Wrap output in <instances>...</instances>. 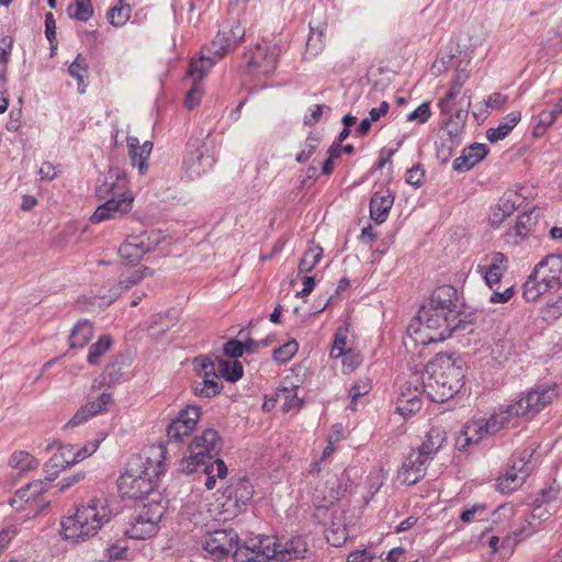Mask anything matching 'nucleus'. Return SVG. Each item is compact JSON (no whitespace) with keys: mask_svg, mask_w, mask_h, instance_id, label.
<instances>
[{"mask_svg":"<svg viewBox=\"0 0 562 562\" xmlns=\"http://www.w3.org/2000/svg\"><path fill=\"white\" fill-rule=\"evenodd\" d=\"M245 29L237 21L226 22L221 25L213 41L204 47L216 58H223L231 49L235 48L244 40Z\"/></svg>","mask_w":562,"mask_h":562,"instance_id":"2eb2a0df","label":"nucleus"},{"mask_svg":"<svg viewBox=\"0 0 562 562\" xmlns=\"http://www.w3.org/2000/svg\"><path fill=\"white\" fill-rule=\"evenodd\" d=\"M75 446L66 445L60 447L59 452L55 453L49 461L46 463L47 468L53 469H66L67 467L72 465L74 463H67L71 457H75Z\"/></svg>","mask_w":562,"mask_h":562,"instance_id":"c03bdc74","label":"nucleus"},{"mask_svg":"<svg viewBox=\"0 0 562 562\" xmlns=\"http://www.w3.org/2000/svg\"><path fill=\"white\" fill-rule=\"evenodd\" d=\"M319 143H321V138L318 136L310 133L303 144V149L296 154L295 160L299 164L306 162L312 157V155L315 153Z\"/></svg>","mask_w":562,"mask_h":562,"instance_id":"603ef678","label":"nucleus"},{"mask_svg":"<svg viewBox=\"0 0 562 562\" xmlns=\"http://www.w3.org/2000/svg\"><path fill=\"white\" fill-rule=\"evenodd\" d=\"M238 543V535L232 528L210 531L202 539L203 550L211 559L216 561L227 558L231 553L234 554Z\"/></svg>","mask_w":562,"mask_h":562,"instance_id":"f8f14e48","label":"nucleus"},{"mask_svg":"<svg viewBox=\"0 0 562 562\" xmlns=\"http://www.w3.org/2000/svg\"><path fill=\"white\" fill-rule=\"evenodd\" d=\"M323 257V248L319 246L310 247L300 260L299 271L301 273L311 272L314 267L318 263V261Z\"/></svg>","mask_w":562,"mask_h":562,"instance_id":"37998d69","label":"nucleus"},{"mask_svg":"<svg viewBox=\"0 0 562 562\" xmlns=\"http://www.w3.org/2000/svg\"><path fill=\"white\" fill-rule=\"evenodd\" d=\"M217 359L216 357L212 360L209 356H199L194 359V363L198 366V373L202 378H220L217 371Z\"/></svg>","mask_w":562,"mask_h":562,"instance_id":"49530a36","label":"nucleus"},{"mask_svg":"<svg viewBox=\"0 0 562 562\" xmlns=\"http://www.w3.org/2000/svg\"><path fill=\"white\" fill-rule=\"evenodd\" d=\"M99 447V443L97 440L91 441L87 445H85L81 448H77L75 446V457H71L70 460L67 463H78L82 460H85L87 457L93 454Z\"/></svg>","mask_w":562,"mask_h":562,"instance_id":"e2e57ef3","label":"nucleus"},{"mask_svg":"<svg viewBox=\"0 0 562 562\" xmlns=\"http://www.w3.org/2000/svg\"><path fill=\"white\" fill-rule=\"evenodd\" d=\"M201 409L198 406H187L179 412L178 417L172 420L167 429L169 439L181 441L183 437L189 436L200 418Z\"/></svg>","mask_w":562,"mask_h":562,"instance_id":"6ab92c4d","label":"nucleus"},{"mask_svg":"<svg viewBox=\"0 0 562 562\" xmlns=\"http://www.w3.org/2000/svg\"><path fill=\"white\" fill-rule=\"evenodd\" d=\"M222 439L214 429H206L196 436L189 446L190 456L182 462L187 471H198L200 464L215 458L222 449Z\"/></svg>","mask_w":562,"mask_h":562,"instance_id":"1a4fd4ad","label":"nucleus"},{"mask_svg":"<svg viewBox=\"0 0 562 562\" xmlns=\"http://www.w3.org/2000/svg\"><path fill=\"white\" fill-rule=\"evenodd\" d=\"M202 94H203L202 87L199 85V82H193V86L188 91L187 97H186V101H184L186 106L189 110H193L199 104Z\"/></svg>","mask_w":562,"mask_h":562,"instance_id":"338daca9","label":"nucleus"},{"mask_svg":"<svg viewBox=\"0 0 562 562\" xmlns=\"http://www.w3.org/2000/svg\"><path fill=\"white\" fill-rule=\"evenodd\" d=\"M234 495L236 503L246 504L252 498L254 490L250 482L246 479L238 480L236 485L233 487V492L229 493L232 497Z\"/></svg>","mask_w":562,"mask_h":562,"instance_id":"8fccbe9b","label":"nucleus"},{"mask_svg":"<svg viewBox=\"0 0 562 562\" xmlns=\"http://www.w3.org/2000/svg\"><path fill=\"white\" fill-rule=\"evenodd\" d=\"M306 551V543L302 538H294L286 542L283 547L278 543V555L280 561L299 559Z\"/></svg>","mask_w":562,"mask_h":562,"instance_id":"473e14b6","label":"nucleus"},{"mask_svg":"<svg viewBox=\"0 0 562 562\" xmlns=\"http://www.w3.org/2000/svg\"><path fill=\"white\" fill-rule=\"evenodd\" d=\"M431 460L418 450H413L398 470V479L402 483L413 485L424 477L428 463Z\"/></svg>","mask_w":562,"mask_h":562,"instance_id":"aec40b11","label":"nucleus"},{"mask_svg":"<svg viewBox=\"0 0 562 562\" xmlns=\"http://www.w3.org/2000/svg\"><path fill=\"white\" fill-rule=\"evenodd\" d=\"M468 324L471 322L462 318H412L407 325V338L415 345L426 346L443 341Z\"/></svg>","mask_w":562,"mask_h":562,"instance_id":"20e7f679","label":"nucleus"},{"mask_svg":"<svg viewBox=\"0 0 562 562\" xmlns=\"http://www.w3.org/2000/svg\"><path fill=\"white\" fill-rule=\"evenodd\" d=\"M525 480L522 476H519L517 472H515L513 469L506 471L505 474L501 475L496 480V488L504 493H510L515 490H517L519 486L522 485Z\"/></svg>","mask_w":562,"mask_h":562,"instance_id":"58836bf2","label":"nucleus"},{"mask_svg":"<svg viewBox=\"0 0 562 562\" xmlns=\"http://www.w3.org/2000/svg\"><path fill=\"white\" fill-rule=\"evenodd\" d=\"M217 371L220 378H224L228 382L238 381L244 373L243 366L238 360L217 359Z\"/></svg>","mask_w":562,"mask_h":562,"instance_id":"72a5a7b5","label":"nucleus"},{"mask_svg":"<svg viewBox=\"0 0 562 562\" xmlns=\"http://www.w3.org/2000/svg\"><path fill=\"white\" fill-rule=\"evenodd\" d=\"M472 316L474 311L467 306L458 290L449 284L436 288L419 306L416 316Z\"/></svg>","mask_w":562,"mask_h":562,"instance_id":"39448f33","label":"nucleus"},{"mask_svg":"<svg viewBox=\"0 0 562 562\" xmlns=\"http://www.w3.org/2000/svg\"><path fill=\"white\" fill-rule=\"evenodd\" d=\"M350 285V281L348 278H342L339 280L336 289L334 290V293L321 296L317 302L316 311L312 313V315H316L323 311H325L326 307L334 305L338 302L339 296L342 292L347 291V289Z\"/></svg>","mask_w":562,"mask_h":562,"instance_id":"4c0bfd02","label":"nucleus"},{"mask_svg":"<svg viewBox=\"0 0 562 562\" xmlns=\"http://www.w3.org/2000/svg\"><path fill=\"white\" fill-rule=\"evenodd\" d=\"M145 235H147V233H145L140 237H130L119 248V254L121 258L124 259L127 263L134 265L142 259V257L150 250V245L145 244L144 241ZM159 235V233L150 232L148 234V240L151 244L158 245L160 243Z\"/></svg>","mask_w":562,"mask_h":562,"instance_id":"412c9836","label":"nucleus"},{"mask_svg":"<svg viewBox=\"0 0 562 562\" xmlns=\"http://www.w3.org/2000/svg\"><path fill=\"white\" fill-rule=\"evenodd\" d=\"M278 555V542L271 537L250 538L238 543L234 551L235 562H269Z\"/></svg>","mask_w":562,"mask_h":562,"instance_id":"9d476101","label":"nucleus"},{"mask_svg":"<svg viewBox=\"0 0 562 562\" xmlns=\"http://www.w3.org/2000/svg\"><path fill=\"white\" fill-rule=\"evenodd\" d=\"M424 393L420 376L414 374L409 381L401 386L397 412L403 416L418 412L422 407L420 395Z\"/></svg>","mask_w":562,"mask_h":562,"instance_id":"dca6fc26","label":"nucleus"},{"mask_svg":"<svg viewBox=\"0 0 562 562\" xmlns=\"http://www.w3.org/2000/svg\"><path fill=\"white\" fill-rule=\"evenodd\" d=\"M535 277L550 290L562 285V255H548L533 269Z\"/></svg>","mask_w":562,"mask_h":562,"instance_id":"f3484780","label":"nucleus"},{"mask_svg":"<svg viewBox=\"0 0 562 562\" xmlns=\"http://www.w3.org/2000/svg\"><path fill=\"white\" fill-rule=\"evenodd\" d=\"M166 448L164 445L147 447L130 459L125 472L117 480L121 494L133 499L154 502L157 479L165 472Z\"/></svg>","mask_w":562,"mask_h":562,"instance_id":"f257e3e1","label":"nucleus"},{"mask_svg":"<svg viewBox=\"0 0 562 562\" xmlns=\"http://www.w3.org/2000/svg\"><path fill=\"white\" fill-rule=\"evenodd\" d=\"M515 415H509L506 409H501L498 413L493 414L490 418H484L485 432L487 435H495L501 431Z\"/></svg>","mask_w":562,"mask_h":562,"instance_id":"79ce46f5","label":"nucleus"},{"mask_svg":"<svg viewBox=\"0 0 562 562\" xmlns=\"http://www.w3.org/2000/svg\"><path fill=\"white\" fill-rule=\"evenodd\" d=\"M93 336V325L88 319L79 321L69 335L70 347L81 348L86 346Z\"/></svg>","mask_w":562,"mask_h":562,"instance_id":"c756f323","label":"nucleus"},{"mask_svg":"<svg viewBox=\"0 0 562 562\" xmlns=\"http://www.w3.org/2000/svg\"><path fill=\"white\" fill-rule=\"evenodd\" d=\"M218 60L220 58L203 49L201 56L198 59H192L189 65L188 74L190 78L193 82L201 81Z\"/></svg>","mask_w":562,"mask_h":562,"instance_id":"c85d7f7f","label":"nucleus"},{"mask_svg":"<svg viewBox=\"0 0 562 562\" xmlns=\"http://www.w3.org/2000/svg\"><path fill=\"white\" fill-rule=\"evenodd\" d=\"M299 345L295 340L284 342L273 351V359L277 362H288L297 352Z\"/></svg>","mask_w":562,"mask_h":562,"instance_id":"5fc2aeb1","label":"nucleus"},{"mask_svg":"<svg viewBox=\"0 0 562 562\" xmlns=\"http://www.w3.org/2000/svg\"><path fill=\"white\" fill-rule=\"evenodd\" d=\"M112 339L110 336H101L97 342L91 345L88 353V362L97 364L100 357H102L111 347Z\"/></svg>","mask_w":562,"mask_h":562,"instance_id":"de8ad7c7","label":"nucleus"},{"mask_svg":"<svg viewBox=\"0 0 562 562\" xmlns=\"http://www.w3.org/2000/svg\"><path fill=\"white\" fill-rule=\"evenodd\" d=\"M424 177L425 171L422 165L417 164L407 170L405 180L408 184H412L415 188H419L423 184Z\"/></svg>","mask_w":562,"mask_h":562,"instance_id":"69168bd1","label":"nucleus"},{"mask_svg":"<svg viewBox=\"0 0 562 562\" xmlns=\"http://www.w3.org/2000/svg\"><path fill=\"white\" fill-rule=\"evenodd\" d=\"M463 82L464 79H461V77L458 76L446 95L438 101V106L442 114L448 115L453 111L454 100L460 94Z\"/></svg>","mask_w":562,"mask_h":562,"instance_id":"e433bc0d","label":"nucleus"},{"mask_svg":"<svg viewBox=\"0 0 562 562\" xmlns=\"http://www.w3.org/2000/svg\"><path fill=\"white\" fill-rule=\"evenodd\" d=\"M154 499V502L142 503L131 517L130 527L125 531L130 538L145 540L157 533L165 514V506L161 504V494H155Z\"/></svg>","mask_w":562,"mask_h":562,"instance_id":"423d86ee","label":"nucleus"},{"mask_svg":"<svg viewBox=\"0 0 562 562\" xmlns=\"http://www.w3.org/2000/svg\"><path fill=\"white\" fill-rule=\"evenodd\" d=\"M9 464L21 472L30 471L38 465V461L26 451H15L11 454Z\"/></svg>","mask_w":562,"mask_h":562,"instance_id":"a19ab883","label":"nucleus"},{"mask_svg":"<svg viewBox=\"0 0 562 562\" xmlns=\"http://www.w3.org/2000/svg\"><path fill=\"white\" fill-rule=\"evenodd\" d=\"M214 157L209 154L200 138L189 139L183 158V169L189 179L193 180L205 173L214 164Z\"/></svg>","mask_w":562,"mask_h":562,"instance_id":"ddd939ff","label":"nucleus"},{"mask_svg":"<svg viewBox=\"0 0 562 562\" xmlns=\"http://www.w3.org/2000/svg\"><path fill=\"white\" fill-rule=\"evenodd\" d=\"M447 441V432L441 426H431L426 435V439L418 447V451L424 456L429 457L430 460L441 449L442 445Z\"/></svg>","mask_w":562,"mask_h":562,"instance_id":"bb28decb","label":"nucleus"},{"mask_svg":"<svg viewBox=\"0 0 562 562\" xmlns=\"http://www.w3.org/2000/svg\"><path fill=\"white\" fill-rule=\"evenodd\" d=\"M67 14L70 19L86 22L93 15V7L91 1L75 0L67 7Z\"/></svg>","mask_w":562,"mask_h":562,"instance_id":"c9c22d12","label":"nucleus"},{"mask_svg":"<svg viewBox=\"0 0 562 562\" xmlns=\"http://www.w3.org/2000/svg\"><path fill=\"white\" fill-rule=\"evenodd\" d=\"M550 291L548 286H544L542 282L538 278L535 277V272L528 277L526 282L522 285V296L526 301L532 302L536 301L541 294Z\"/></svg>","mask_w":562,"mask_h":562,"instance_id":"ea45409f","label":"nucleus"},{"mask_svg":"<svg viewBox=\"0 0 562 562\" xmlns=\"http://www.w3.org/2000/svg\"><path fill=\"white\" fill-rule=\"evenodd\" d=\"M431 116L430 105L428 102H424L418 105L412 113L407 115V121H416L419 124L426 123Z\"/></svg>","mask_w":562,"mask_h":562,"instance_id":"0e129e2a","label":"nucleus"},{"mask_svg":"<svg viewBox=\"0 0 562 562\" xmlns=\"http://www.w3.org/2000/svg\"><path fill=\"white\" fill-rule=\"evenodd\" d=\"M371 386L369 384L368 381H360V382H357L355 383L350 391H349V395L351 397V409L355 411L356 407H355V404H356V401L357 398L361 397L362 395H366L369 393Z\"/></svg>","mask_w":562,"mask_h":562,"instance_id":"774afa93","label":"nucleus"},{"mask_svg":"<svg viewBox=\"0 0 562 562\" xmlns=\"http://www.w3.org/2000/svg\"><path fill=\"white\" fill-rule=\"evenodd\" d=\"M131 16V7L128 4L126 5H123L121 4L120 7H113L111 8L108 13H106V18L109 20V22L113 25V26H123L130 19Z\"/></svg>","mask_w":562,"mask_h":562,"instance_id":"3c124183","label":"nucleus"},{"mask_svg":"<svg viewBox=\"0 0 562 562\" xmlns=\"http://www.w3.org/2000/svg\"><path fill=\"white\" fill-rule=\"evenodd\" d=\"M128 154L131 157L132 166L138 169L139 175H145L148 170V158L153 150V143L146 140L143 145H139L137 137H127Z\"/></svg>","mask_w":562,"mask_h":562,"instance_id":"393cba45","label":"nucleus"},{"mask_svg":"<svg viewBox=\"0 0 562 562\" xmlns=\"http://www.w3.org/2000/svg\"><path fill=\"white\" fill-rule=\"evenodd\" d=\"M521 113L519 111H513L508 113L496 127H491L486 132V137L491 143H496L504 139L514 127L519 123Z\"/></svg>","mask_w":562,"mask_h":562,"instance_id":"cd10ccee","label":"nucleus"},{"mask_svg":"<svg viewBox=\"0 0 562 562\" xmlns=\"http://www.w3.org/2000/svg\"><path fill=\"white\" fill-rule=\"evenodd\" d=\"M47 484L48 483L38 480L27 484L23 488L18 490L14 494V497L11 499V505L14 506V504H16L19 501L26 503L34 501L45 491Z\"/></svg>","mask_w":562,"mask_h":562,"instance_id":"f704fd0d","label":"nucleus"},{"mask_svg":"<svg viewBox=\"0 0 562 562\" xmlns=\"http://www.w3.org/2000/svg\"><path fill=\"white\" fill-rule=\"evenodd\" d=\"M326 540L333 547H341L348 539L347 527L342 521V516H335L329 528L325 532Z\"/></svg>","mask_w":562,"mask_h":562,"instance_id":"2f4dec72","label":"nucleus"},{"mask_svg":"<svg viewBox=\"0 0 562 562\" xmlns=\"http://www.w3.org/2000/svg\"><path fill=\"white\" fill-rule=\"evenodd\" d=\"M248 348L249 347L247 344H243L239 340L231 339L224 345L223 351L225 356L234 358V360H237V358L241 357L244 355V351Z\"/></svg>","mask_w":562,"mask_h":562,"instance_id":"680f3d73","label":"nucleus"},{"mask_svg":"<svg viewBox=\"0 0 562 562\" xmlns=\"http://www.w3.org/2000/svg\"><path fill=\"white\" fill-rule=\"evenodd\" d=\"M425 372L441 379L447 385L451 384L456 389H461L464 380V370L457 359L448 355H437L428 361Z\"/></svg>","mask_w":562,"mask_h":562,"instance_id":"4468645a","label":"nucleus"},{"mask_svg":"<svg viewBox=\"0 0 562 562\" xmlns=\"http://www.w3.org/2000/svg\"><path fill=\"white\" fill-rule=\"evenodd\" d=\"M12 44L13 40L9 36H3L0 40V64L3 66L1 79L5 78V70L10 59Z\"/></svg>","mask_w":562,"mask_h":562,"instance_id":"052dcab7","label":"nucleus"},{"mask_svg":"<svg viewBox=\"0 0 562 562\" xmlns=\"http://www.w3.org/2000/svg\"><path fill=\"white\" fill-rule=\"evenodd\" d=\"M110 179H112V176H110ZM126 183L125 175L117 173L115 181L106 179L98 187L97 195L100 200H104V203L99 205L92 214L91 223L98 224L106 220L117 218L132 210L134 198L127 192Z\"/></svg>","mask_w":562,"mask_h":562,"instance_id":"7ed1b4c3","label":"nucleus"},{"mask_svg":"<svg viewBox=\"0 0 562 562\" xmlns=\"http://www.w3.org/2000/svg\"><path fill=\"white\" fill-rule=\"evenodd\" d=\"M422 380L423 391L430 401L436 403H443L454 396L459 392V389H456L451 384L447 385L441 379L436 378L430 373H426Z\"/></svg>","mask_w":562,"mask_h":562,"instance_id":"5701e85b","label":"nucleus"},{"mask_svg":"<svg viewBox=\"0 0 562 562\" xmlns=\"http://www.w3.org/2000/svg\"><path fill=\"white\" fill-rule=\"evenodd\" d=\"M507 269L508 258L501 251L491 254L490 265L487 267L479 266V270L482 271L484 280L491 289L499 283Z\"/></svg>","mask_w":562,"mask_h":562,"instance_id":"a878e982","label":"nucleus"},{"mask_svg":"<svg viewBox=\"0 0 562 562\" xmlns=\"http://www.w3.org/2000/svg\"><path fill=\"white\" fill-rule=\"evenodd\" d=\"M280 49L271 42L258 43L245 54L246 71L248 74L268 75L274 71L278 65Z\"/></svg>","mask_w":562,"mask_h":562,"instance_id":"9b49d317","label":"nucleus"},{"mask_svg":"<svg viewBox=\"0 0 562 562\" xmlns=\"http://www.w3.org/2000/svg\"><path fill=\"white\" fill-rule=\"evenodd\" d=\"M349 485L350 476L346 470L327 472L313 488V502L317 507H329L345 495Z\"/></svg>","mask_w":562,"mask_h":562,"instance_id":"6e6552de","label":"nucleus"},{"mask_svg":"<svg viewBox=\"0 0 562 562\" xmlns=\"http://www.w3.org/2000/svg\"><path fill=\"white\" fill-rule=\"evenodd\" d=\"M347 333H348V328H345V329L339 328L337 330V333L335 334L334 344H333V347L330 350L331 358L337 359V358L346 355L345 346H346V340H347Z\"/></svg>","mask_w":562,"mask_h":562,"instance_id":"4d7b16f0","label":"nucleus"},{"mask_svg":"<svg viewBox=\"0 0 562 562\" xmlns=\"http://www.w3.org/2000/svg\"><path fill=\"white\" fill-rule=\"evenodd\" d=\"M111 517L108 499L94 497L61 522L63 533L66 539L85 540L95 535Z\"/></svg>","mask_w":562,"mask_h":562,"instance_id":"f03ea898","label":"nucleus"},{"mask_svg":"<svg viewBox=\"0 0 562 562\" xmlns=\"http://www.w3.org/2000/svg\"><path fill=\"white\" fill-rule=\"evenodd\" d=\"M218 379L220 378H203L202 382L194 385V393L207 398L220 394L223 385L218 382Z\"/></svg>","mask_w":562,"mask_h":562,"instance_id":"a18cd8bd","label":"nucleus"},{"mask_svg":"<svg viewBox=\"0 0 562 562\" xmlns=\"http://www.w3.org/2000/svg\"><path fill=\"white\" fill-rule=\"evenodd\" d=\"M540 217V210L537 207L526 211L520 214L516 221L515 226L507 229L503 238L505 244L517 246L524 241L532 231V227L538 223Z\"/></svg>","mask_w":562,"mask_h":562,"instance_id":"a211bd4d","label":"nucleus"},{"mask_svg":"<svg viewBox=\"0 0 562 562\" xmlns=\"http://www.w3.org/2000/svg\"><path fill=\"white\" fill-rule=\"evenodd\" d=\"M555 114L552 110H543L537 116V123L533 126L532 134L535 137H541L547 130L557 121Z\"/></svg>","mask_w":562,"mask_h":562,"instance_id":"09e8293b","label":"nucleus"},{"mask_svg":"<svg viewBox=\"0 0 562 562\" xmlns=\"http://www.w3.org/2000/svg\"><path fill=\"white\" fill-rule=\"evenodd\" d=\"M395 194L391 189L382 187L375 191L370 200V218L376 224L384 223L394 204Z\"/></svg>","mask_w":562,"mask_h":562,"instance_id":"4be33fe9","label":"nucleus"},{"mask_svg":"<svg viewBox=\"0 0 562 562\" xmlns=\"http://www.w3.org/2000/svg\"><path fill=\"white\" fill-rule=\"evenodd\" d=\"M462 435L464 437V443L461 445L459 439L458 445H460V448H464L470 443H477L485 437L490 436L485 432L484 418L468 423L463 428Z\"/></svg>","mask_w":562,"mask_h":562,"instance_id":"7c9ffc66","label":"nucleus"},{"mask_svg":"<svg viewBox=\"0 0 562 562\" xmlns=\"http://www.w3.org/2000/svg\"><path fill=\"white\" fill-rule=\"evenodd\" d=\"M87 72H88L87 60L82 56V54H78L76 56L75 60L68 67V74L79 82V86H81L82 79L85 78Z\"/></svg>","mask_w":562,"mask_h":562,"instance_id":"6e6d98bb","label":"nucleus"},{"mask_svg":"<svg viewBox=\"0 0 562 562\" xmlns=\"http://www.w3.org/2000/svg\"><path fill=\"white\" fill-rule=\"evenodd\" d=\"M559 396L555 383L536 385L527 391L517 402L507 406V413L515 417H533L552 404Z\"/></svg>","mask_w":562,"mask_h":562,"instance_id":"0eeeda50","label":"nucleus"},{"mask_svg":"<svg viewBox=\"0 0 562 562\" xmlns=\"http://www.w3.org/2000/svg\"><path fill=\"white\" fill-rule=\"evenodd\" d=\"M112 402L113 397L110 393H102L97 400L81 406L68 422L67 426H78L85 423L90 417L106 411Z\"/></svg>","mask_w":562,"mask_h":562,"instance_id":"b1692460","label":"nucleus"},{"mask_svg":"<svg viewBox=\"0 0 562 562\" xmlns=\"http://www.w3.org/2000/svg\"><path fill=\"white\" fill-rule=\"evenodd\" d=\"M520 203V196L516 192H506L499 199L497 207L507 217L512 215Z\"/></svg>","mask_w":562,"mask_h":562,"instance_id":"864d4df0","label":"nucleus"},{"mask_svg":"<svg viewBox=\"0 0 562 562\" xmlns=\"http://www.w3.org/2000/svg\"><path fill=\"white\" fill-rule=\"evenodd\" d=\"M45 36L50 44L52 55L57 48L56 43V21L52 12L45 14Z\"/></svg>","mask_w":562,"mask_h":562,"instance_id":"bf43d9fd","label":"nucleus"},{"mask_svg":"<svg viewBox=\"0 0 562 562\" xmlns=\"http://www.w3.org/2000/svg\"><path fill=\"white\" fill-rule=\"evenodd\" d=\"M461 139L457 138V134L452 138H442L438 147V156L447 161L453 154V150L460 145Z\"/></svg>","mask_w":562,"mask_h":562,"instance_id":"13d9d810","label":"nucleus"}]
</instances>
